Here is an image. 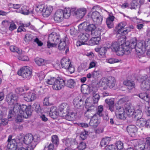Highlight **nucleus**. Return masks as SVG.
Wrapping results in <instances>:
<instances>
[{
    "label": "nucleus",
    "mask_w": 150,
    "mask_h": 150,
    "mask_svg": "<svg viewBox=\"0 0 150 150\" xmlns=\"http://www.w3.org/2000/svg\"><path fill=\"white\" fill-rule=\"evenodd\" d=\"M60 41H61V39L59 34L55 32L52 33L48 36L47 43L48 47H56Z\"/></svg>",
    "instance_id": "3"
},
{
    "label": "nucleus",
    "mask_w": 150,
    "mask_h": 150,
    "mask_svg": "<svg viewBox=\"0 0 150 150\" xmlns=\"http://www.w3.org/2000/svg\"><path fill=\"white\" fill-rule=\"evenodd\" d=\"M63 10L59 9L57 10L54 13L53 18L54 20L57 22H60L63 20Z\"/></svg>",
    "instance_id": "15"
},
{
    "label": "nucleus",
    "mask_w": 150,
    "mask_h": 150,
    "mask_svg": "<svg viewBox=\"0 0 150 150\" xmlns=\"http://www.w3.org/2000/svg\"><path fill=\"white\" fill-rule=\"evenodd\" d=\"M117 117L120 119H124L125 118V112L116 114Z\"/></svg>",
    "instance_id": "59"
},
{
    "label": "nucleus",
    "mask_w": 150,
    "mask_h": 150,
    "mask_svg": "<svg viewBox=\"0 0 150 150\" xmlns=\"http://www.w3.org/2000/svg\"><path fill=\"white\" fill-rule=\"evenodd\" d=\"M27 7L25 6H23L21 8V13L25 15H27L29 13H30L28 9H27L26 8Z\"/></svg>",
    "instance_id": "52"
},
{
    "label": "nucleus",
    "mask_w": 150,
    "mask_h": 150,
    "mask_svg": "<svg viewBox=\"0 0 150 150\" xmlns=\"http://www.w3.org/2000/svg\"><path fill=\"white\" fill-rule=\"evenodd\" d=\"M10 25L9 28V30L11 31H12L13 30L16 29L17 28L16 25L13 21L10 23Z\"/></svg>",
    "instance_id": "58"
},
{
    "label": "nucleus",
    "mask_w": 150,
    "mask_h": 150,
    "mask_svg": "<svg viewBox=\"0 0 150 150\" xmlns=\"http://www.w3.org/2000/svg\"><path fill=\"white\" fill-rule=\"evenodd\" d=\"M18 97L15 95L10 94L7 96L6 100L10 105H13L17 102Z\"/></svg>",
    "instance_id": "20"
},
{
    "label": "nucleus",
    "mask_w": 150,
    "mask_h": 150,
    "mask_svg": "<svg viewBox=\"0 0 150 150\" xmlns=\"http://www.w3.org/2000/svg\"><path fill=\"white\" fill-rule=\"evenodd\" d=\"M122 50H123V55L125 54H128L130 53L132 49L129 45H127L125 44H122Z\"/></svg>",
    "instance_id": "33"
},
{
    "label": "nucleus",
    "mask_w": 150,
    "mask_h": 150,
    "mask_svg": "<svg viewBox=\"0 0 150 150\" xmlns=\"http://www.w3.org/2000/svg\"><path fill=\"white\" fill-rule=\"evenodd\" d=\"M56 79L54 77L51 78L50 79L47 80L46 81L47 83L49 85H53L54 83H55Z\"/></svg>",
    "instance_id": "57"
},
{
    "label": "nucleus",
    "mask_w": 150,
    "mask_h": 150,
    "mask_svg": "<svg viewBox=\"0 0 150 150\" xmlns=\"http://www.w3.org/2000/svg\"><path fill=\"white\" fill-rule=\"evenodd\" d=\"M53 10L52 7L50 6H47L44 8L42 12V15L44 17H47L49 16L51 14Z\"/></svg>",
    "instance_id": "28"
},
{
    "label": "nucleus",
    "mask_w": 150,
    "mask_h": 150,
    "mask_svg": "<svg viewBox=\"0 0 150 150\" xmlns=\"http://www.w3.org/2000/svg\"><path fill=\"white\" fill-rule=\"evenodd\" d=\"M72 10L73 16L80 19L82 18L86 13V10L84 8L78 9L74 8Z\"/></svg>",
    "instance_id": "12"
},
{
    "label": "nucleus",
    "mask_w": 150,
    "mask_h": 150,
    "mask_svg": "<svg viewBox=\"0 0 150 150\" xmlns=\"http://www.w3.org/2000/svg\"><path fill=\"white\" fill-rule=\"evenodd\" d=\"M23 134L21 133L17 137L16 139H12V136L10 135L8 136L7 140L8 144L7 147L8 150H16L18 143L23 142L24 140Z\"/></svg>",
    "instance_id": "2"
},
{
    "label": "nucleus",
    "mask_w": 150,
    "mask_h": 150,
    "mask_svg": "<svg viewBox=\"0 0 150 150\" xmlns=\"http://www.w3.org/2000/svg\"><path fill=\"white\" fill-rule=\"evenodd\" d=\"M72 141L68 139L65 142V145L67 147L69 148L71 146V145H72Z\"/></svg>",
    "instance_id": "64"
},
{
    "label": "nucleus",
    "mask_w": 150,
    "mask_h": 150,
    "mask_svg": "<svg viewBox=\"0 0 150 150\" xmlns=\"http://www.w3.org/2000/svg\"><path fill=\"white\" fill-rule=\"evenodd\" d=\"M126 23L125 22H122L118 24L116 27L117 32L118 34L123 35L124 27L126 25Z\"/></svg>",
    "instance_id": "23"
},
{
    "label": "nucleus",
    "mask_w": 150,
    "mask_h": 150,
    "mask_svg": "<svg viewBox=\"0 0 150 150\" xmlns=\"http://www.w3.org/2000/svg\"><path fill=\"white\" fill-rule=\"evenodd\" d=\"M86 30L91 32V34L93 36H94V38H96V39L99 38L98 37L99 36L102 31V29L100 28H96V26L94 24H91L88 25L86 27ZM99 40L96 41L95 43L96 44L99 43Z\"/></svg>",
    "instance_id": "5"
},
{
    "label": "nucleus",
    "mask_w": 150,
    "mask_h": 150,
    "mask_svg": "<svg viewBox=\"0 0 150 150\" xmlns=\"http://www.w3.org/2000/svg\"><path fill=\"white\" fill-rule=\"evenodd\" d=\"M101 72V71L100 70L95 69L92 72L93 77L95 78H98L100 75Z\"/></svg>",
    "instance_id": "45"
},
{
    "label": "nucleus",
    "mask_w": 150,
    "mask_h": 150,
    "mask_svg": "<svg viewBox=\"0 0 150 150\" xmlns=\"http://www.w3.org/2000/svg\"><path fill=\"white\" fill-rule=\"evenodd\" d=\"M115 18L114 16L113 15L109 14V16L108 17L106 20V23L108 27L110 28L113 27V21Z\"/></svg>",
    "instance_id": "26"
},
{
    "label": "nucleus",
    "mask_w": 150,
    "mask_h": 150,
    "mask_svg": "<svg viewBox=\"0 0 150 150\" xmlns=\"http://www.w3.org/2000/svg\"><path fill=\"white\" fill-rule=\"evenodd\" d=\"M142 111L140 110L137 109L134 111L133 116H134L136 120H138L142 118Z\"/></svg>",
    "instance_id": "32"
},
{
    "label": "nucleus",
    "mask_w": 150,
    "mask_h": 150,
    "mask_svg": "<svg viewBox=\"0 0 150 150\" xmlns=\"http://www.w3.org/2000/svg\"><path fill=\"white\" fill-rule=\"evenodd\" d=\"M36 145V143H34L33 145L32 144L29 145L26 147H23V146L20 147H18V150H33L34 148Z\"/></svg>",
    "instance_id": "36"
},
{
    "label": "nucleus",
    "mask_w": 150,
    "mask_h": 150,
    "mask_svg": "<svg viewBox=\"0 0 150 150\" xmlns=\"http://www.w3.org/2000/svg\"><path fill=\"white\" fill-rule=\"evenodd\" d=\"M75 84V82L72 79H69L66 82H65V85L71 88L74 87Z\"/></svg>",
    "instance_id": "39"
},
{
    "label": "nucleus",
    "mask_w": 150,
    "mask_h": 150,
    "mask_svg": "<svg viewBox=\"0 0 150 150\" xmlns=\"http://www.w3.org/2000/svg\"><path fill=\"white\" fill-rule=\"evenodd\" d=\"M138 5V4L136 0H133L131 4V9H136Z\"/></svg>",
    "instance_id": "54"
},
{
    "label": "nucleus",
    "mask_w": 150,
    "mask_h": 150,
    "mask_svg": "<svg viewBox=\"0 0 150 150\" xmlns=\"http://www.w3.org/2000/svg\"><path fill=\"white\" fill-rule=\"evenodd\" d=\"M36 98V96L35 93H29L25 94L24 99L27 102H30L35 100Z\"/></svg>",
    "instance_id": "24"
},
{
    "label": "nucleus",
    "mask_w": 150,
    "mask_h": 150,
    "mask_svg": "<svg viewBox=\"0 0 150 150\" xmlns=\"http://www.w3.org/2000/svg\"><path fill=\"white\" fill-rule=\"evenodd\" d=\"M114 101L113 99H106L105 100V103L108 105L110 110L112 112L114 111Z\"/></svg>",
    "instance_id": "31"
},
{
    "label": "nucleus",
    "mask_w": 150,
    "mask_h": 150,
    "mask_svg": "<svg viewBox=\"0 0 150 150\" xmlns=\"http://www.w3.org/2000/svg\"><path fill=\"white\" fill-rule=\"evenodd\" d=\"M63 117L69 121H72L75 119V113L73 112L69 111L64 114H62Z\"/></svg>",
    "instance_id": "22"
},
{
    "label": "nucleus",
    "mask_w": 150,
    "mask_h": 150,
    "mask_svg": "<svg viewBox=\"0 0 150 150\" xmlns=\"http://www.w3.org/2000/svg\"><path fill=\"white\" fill-rule=\"evenodd\" d=\"M138 59L139 62L142 63H145L146 61V58L145 56L140 55L138 57Z\"/></svg>",
    "instance_id": "55"
},
{
    "label": "nucleus",
    "mask_w": 150,
    "mask_h": 150,
    "mask_svg": "<svg viewBox=\"0 0 150 150\" xmlns=\"http://www.w3.org/2000/svg\"><path fill=\"white\" fill-rule=\"evenodd\" d=\"M44 8V6L43 5L39 4L37 5L35 8V10L37 12H42Z\"/></svg>",
    "instance_id": "46"
},
{
    "label": "nucleus",
    "mask_w": 150,
    "mask_h": 150,
    "mask_svg": "<svg viewBox=\"0 0 150 150\" xmlns=\"http://www.w3.org/2000/svg\"><path fill=\"white\" fill-rule=\"evenodd\" d=\"M24 140L23 142L24 144H30V145L32 144L33 145L34 143L36 142L35 141H33L34 138L33 135L31 134H26L23 137Z\"/></svg>",
    "instance_id": "18"
},
{
    "label": "nucleus",
    "mask_w": 150,
    "mask_h": 150,
    "mask_svg": "<svg viewBox=\"0 0 150 150\" xmlns=\"http://www.w3.org/2000/svg\"><path fill=\"white\" fill-rule=\"evenodd\" d=\"M115 146L117 149H121L123 147V144L120 141H118L116 143Z\"/></svg>",
    "instance_id": "50"
},
{
    "label": "nucleus",
    "mask_w": 150,
    "mask_h": 150,
    "mask_svg": "<svg viewBox=\"0 0 150 150\" xmlns=\"http://www.w3.org/2000/svg\"><path fill=\"white\" fill-rule=\"evenodd\" d=\"M35 62L36 64L39 66L44 65L46 63L45 60L41 58H37Z\"/></svg>",
    "instance_id": "41"
},
{
    "label": "nucleus",
    "mask_w": 150,
    "mask_h": 150,
    "mask_svg": "<svg viewBox=\"0 0 150 150\" xmlns=\"http://www.w3.org/2000/svg\"><path fill=\"white\" fill-rule=\"evenodd\" d=\"M140 120L138 122L139 124L140 127H144L145 126L146 127V121L144 120L143 119H140Z\"/></svg>",
    "instance_id": "60"
},
{
    "label": "nucleus",
    "mask_w": 150,
    "mask_h": 150,
    "mask_svg": "<svg viewBox=\"0 0 150 150\" xmlns=\"http://www.w3.org/2000/svg\"><path fill=\"white\" fill-rule=\"evenodd\" d=\"M49 97H46L44 99L43 103L44 105L46 106H49L52 105V103H50L49 102Z\"/></svg>",
    "instance_id": "53"
},
{
    "label": "nucleus",
    "mask_w": 150,
    "mask_h": 150,
    "mask_svg": "<svg viewBox=\"0 0 150 150\" xmlns=\"http://www.w3.org/2000/svg\"><path fill=\"white\" fill-rule=\"evenodd\" d=\"M127 130L131 137H134L137 132V128L134 125H129L127 127Z\"/></svg>",
    "instance_id": "21"
},
{
    "label": "nucleus",
    "mask_w": 150,
    "mask_h": 150,
    "mask_svg": "<svg viewBox=\"0 0 150 150\" xmlns=\"http://www.w3.org/2000/svg\"><path fill=\"white\" fill-rule=\"evenodd\" d=\"M86 101L84 100L83 97L78 96L76 97L73 100V104L76 108H80L82 106L84 105L86 103Z\"/></svg>",
    "instance_id": "9"
},
{
    "label": "nucleus",
    "mask_w": 150,
    "mask_h": 150,
    "mask_svg": "<svg viewBox=\"0 0 150 150\" xmlns=\"http://www.w3.org/2000/svg\"><path fill=\"white\" fill-rule=\"evenodd\" d=\"M58 48L60 50H65V52L67 53V52L69 51V48L66 45L65 41L63 40L60 41V43L58 46Z\"/></svg>",
    "instance_id": "27"
},
{
    "label": "nucleus",
    "mask_w": 150,
    "mask_h": 150,
    "mask_svg": "<svg viewBox=\"0 0 150 150\" xmlns=\"http://www.w3.org/2000/svg\"><path fill=\"white\" fill-rule=\"evenodd\" d=\"M122 47V44L119 45L117 42H113L110 45V46H108V47L110 48L113 51L115 52L119 56L123 55Z\"/></svg>",
    "instance_id": "7"
},
{
    "label": "nucleus",
    "mask_w": 150,
    "mask_h": 150,
    "mask_svg": "<svg viewBox=\"0 0 150 150\" xmlns=\"http://www.w3.org/2000/svg\"><path fill=\"white\" fill-rule=\"evenodd\" d=\"M125 112V110H124L123 108L121 107V106L118 104V107L116 108V110L115 111V115L122 113H124Z\"/></svg>",
    "instance_id": "49"
},
{
    "label": "nucleus",
    "mask_w": 150,
    "mask_h": 150,
    "mask_svg": "<svg viewBox=\"0 0 150 150\" xmlns=\"http://www.w3.org/2000/svg\"><path fill=\"white\" fill-rule=\"evenodd\" d=\"M32 107L35 109V111L37 113H39L40 112L41 109L39 104L35 103L33 105Z\"/></svg>",
    "instance_id": "43"
},
{
    "label": "nucleus",
    "mask_w": 150,
    "mask_h": 150,
    "mask_svg": "<svg viewBox=\"0 0 150 150\" xmlns=\"http://www.w3.org/2000/svg\"><path fill=\"white\" fill-rule=\"evenodd\" d=\"M72 9L73 8H72L71 9L65 8L64 10H63V16H64V18L68 19L70 17L71 14L73 15V13L72 11Z\"/></svg>",
    "instance_id": "29"
},
{
    "label": "nucleus",
    "mask_w": 150,
    "mask_h": 150,
    "mask_svg": "<svg viewBox=\"0 0 150 150\" xmlns=\"http://www.w3.org/2000/svg\"><path fill=\"white\" fill-rule=\"evenodd\" d=\"M139 97L144 100L146 102L149 103L150 101V98L146 93H141L139 95Z\"/></svg>",
    "instance_id": "35"
},
{
    "label": "nucleus",
    "mask_w": 150,
    "mask_h": 150,
    "mask_svg": "<svg viewBox=\"0 0 150 150\" xmlns=\"http://www.w3.org/2000/svg\"><path fill=\"white\" fill-rule=\"evenodd\" d=\"M70 107L67 103H64L60 105L59 110L61 112H63L62 114H64L70 111Z\"/></svg>",
    "instance_id": "19"
},
{
    "label": "nucleus",
    "mask_w": 150,
    "mask_h": 150,
    "mask_svg": "<svg viewBox=\"0 0 150 150\" xmlns=\"http://www.w3.org/2000/svg\"><path fill=\"white\" fill-rule=\"evenodd\" d=\"M33 35L30 34H27L25 35L24 40L26 42L30 41L33 39Z\"/></svg>",
    "instance_id": "47"
},
{
    "label": "nucleus",
    "mask_w": 150,
    "mask_h": 150,
    "mask_svg": "<svg viewBox=\"0 0 150 150\" xmlns=\"http://www.w3.org/2000/svg\"><path fill=\"white\" fill-rule=\"evenodd\" d=\"M141 79L143 81L140 85L141 89L144 91L149 89L150 88V77H148L147 75L143 76Z\"/></svg>",
    "instance_id": "8"
},
{
    "label": "nucleus",
    "mask_w": 150,
    "mask_h": 150,
    "mask_svg": "<svg viewBox=\"0 0 150 150\" xmlns=\"http://www.w3.org/2000/svg\"><path fill=\"white\" fill-rule=\"evenodd\" d=\"M88 88L89 90V93L90 94H94L97 93L98 89L95 85L93 84H92L88 86Z\"/></svg>",
    "instance_id": "34"
},
{
    "label": "nucleus",
    "mask_w": 150,
    "mask_h": 150,
    "mask_svg": "<svg viewBox=\"0 0 150 150\" xmlns=\"http://www.w3.org/2000/svg\"><path fill=\"white\" fill-rule=\"evenodd\" d=\"M106 150H117V149L115 146L112 145L106 146Z\"/></svg>",
    "instance_id": "62"
},
{
    "label": "nucleus",
    "mask_w": 150,
    "mask_h": 150,
    "mask_svg": "<svg viewBox=\"0 0 150 150\" xmlns=\"http://www.w3.org/2000/svg\"><path fill=\"white\" fill-rule=\"evenodd\" d=\"M65 86V81L60 77H58L52 85V88L55 90H59L63 88Z\"/></svg>",
    "instance_id": "10"
},
{
    "label": "nucleus",
    "mask_w": 150,
    "mask_h": 150,
    "mask_svg": "<svg viewBox=\"0 0 150 150\" xmlns=\"http://www.w3.org/2000/svg\"><path fill=\"white\" fill-rule=\"evenodd\" d=\"M0 123V126H4L7 124L8 122V120L6 119H2Z\"/></svg>",
    "instance_id": "61"
},
{
    "label": "nucleus",
    "mask_w": 150,
    "mask_h": 150,
    "mask_svg": "<svg viewBox=\"0 0 150 150\" xmlns=\"http://www.w3.org/2000/svg\"><path fill=\"white\" fill-rule=\"evenodd\" d=\"M89 35L87 33L81 34L79 36V40L77 41L76 45L77 46H80L81 45L86 44V42L89 39Z\"/></svg>",
    "instance_id": "13"
},
{
    "label": "nucleus",
    "mask_w": 150,
    "mask_h": 150,
    "mask_svg": "<svg viewBox=\"0 0 150 150\" xmlns=\"http://www.w3.org/2000/svg\"><path fill=\"white\" fill-rule=\"evenodd\" d=\"M51 141L53 145L54 144L56 146H57L59 144L58 137L56 135H53L52 136Z\"/></svg>",
    "instance_id": "38"
},
{
    "label": "nucleus",
    "mask_w": 150,
    "mask_h": 150,
    "mask_svg": "<svg viewBox=\"0 0 150 150\" xmlns=\"http://www.w3.org/2000/svg\"><path fill=\"white\" fill-rule=\"evenodd\" d=\"M77 148L80 150L85 149L86 148V144L84 142H81L79 144Z\"/></svg>",
    "instance_id": "56"
},
{
    "label": "nucleus",
    "mask_w": 150,
    "mask_h": 150,
    "mask_svg": "<svg viewBox=\"0 0 150 150\" xmlns=\"http://www.w3.org/2000/svg\"><path fill=\"white\" fill-rule=\"evenodd\" d=\"M103 110V107L102 105H100L98 106L97 113L95 114H97V116L99 115V116H102V112Z\"/></svg>",
    "instance_id": "51"
},
{
    "label": "nucleus",
    "mask_w": 150,
    "mask_h": 150,
    "mask_svg": "<svg viewBox=\"0 0 150 150\" xmlns=\"http://www.w3.org/2000/svg\"><path fill=\"white\" fill-rule=\"evenodd\" d=\"M93 103H97L100 99V96L99 95L98 93H96L94 94H93Z\"/></svg>",
    "instance_id": "48"
},
{
    "label": "nucleus",
    "mask_w": 150,
    "mask_h": 150,
    "mask_svg": "<svg viewBox=\"0 0 150 150\" xmlns=\"http://www.w3.org/2000/svg\"><path fill=\"white\" fill-rule=\"evenodd\" d=\"M32 70L28 67L26 66L21 68L20 71H18L17 74L23 78L29 79L32 76Z\"/></svg>",
    "instance_id": "6"
},
{
    "label": "nucleus",
    "mask_w": 150,
    "mask_h": 150,
    "mask_svg": "<svg viewBox=\"0 0 150 150\" xmlns=\"http://www.w3.org/2000/svg\"><path fill=\"white\" fill-rule=\"evenodd\" d=\"M97 114H94L91 118L90 124L91 126L96 127L100 123L99 120L97 118Z\"/></svg>",
    "instance_id": "25"
},
{
    "label": "nucleus",
    "mask_w": 150,
    "mask_h": 150,
    "mask_svg": "<svg viewBox=\"0 0 150 150\" xmlns=\"http://www.w3.org/2000/svg\"><path fill=\"white\" fill-rule=\"evenodd\" d=\"M125 110L127 115L129 117L133 116L134 110L129 102H127L125 105Z\"/></svg>",
    "instance_id": "17"
},
{
    "label": "nucleus",
    "mask_w": 150,
    "mask_h": 150,
    "mask_svg": "<svg viewBox=\"0 0 150 150\" xmlns=\"http://www.w3.org/2000/svg\"><path fill=\"white\" fill-rule=\"evenodd\" d=\"M61 64L62 67L66 69L68 68V67L71 64L69 62V59H66L65 58L62 59L61 61Z\"/></svg>",
    "instance_id": "30"
},
{
    "label": "nucleus",
    "mask_w": 150,
    "mask_h": 150,
    "mask_svg": "<svg viewBox=\"0 0 150 150\" xmlns=\"http://www.w3.org/2000/svg\"><path fill=\"white\" fill-rule=\"evenodd\" d=\"M110 141L109 137H107L102 139L100 142V145L101 146L108 144Z\"/></svg>",
    "instance_id": "40"
},
{
    "label": "nucleus",
    "mask_w": 150,
    "mask_h": 150,
    "mask_svg": "<svg viewBox=\"0 0 150 150\" xmlns=\"http://www.w3.org/2000/svg\"><path fill=\"white\" fill-rule=\"evenodd\" d=\"M106 51L107 49H106L105 47H100V48L99 53L101 55H102L106 53Z\"/></svg>",
    "instance_id": "63"
},
{
    "label": "nucleus",
    "mask_w": 150,
    "mask_h": 150,
    "mask_svg": "<svg viewBox=\"0 0 150 150\" xmlns=\"http://www.w3.org/2000/svg\"><path fill=\"white\" fill-rule=\"evenodd\" d=\"M124 84L127 86V88L131 90L134 88V84L133 81L128 80L125 81L123 82Z\"/></svg>",
    "instance_id": "37"
},
{
    "label": "nucleus",
    "mask_w": 150,
    "mask_h": 150,
    "mask_svg": "<svg viewBox=\"0 0 150 150\" xmlns=\"http://www.w3.org/2000/svg\"><path fill=\"white\" fill-rule=\"evenodd\" d=\"M137 41V40L136 38H134L132 39L131 42L129 45L132 49L136 48Z\"/></svg>",
    "instance_id": "42"
},
{
    "label": "nucleus",
    "mask_w": 150,
    "mask_h": 150,
    "mask_svg": "<svg viewBox=\"0 0 150 150\" xmlns=\"http://www.w3.org/2000/svg\"><path fill=\"white\" fill-rule=\"evenodd\" d=\"M135 143L134 145V149L136 150H149V148L146 146V143L139 141H133Z\"/></svg>",
    "instance_id": "14"
},
{
    "label": "nucleus",
    "mask_w": 150,
    "mask_h": 150,
    "mask_svg": "<svg viewBox=\"0 0 150 150\" xmlns=\"http://www.w3.org/2000/svg\"><path fill=\"white\" fill-rule=\"evenodd\" d=\"M18 114L16 121L17 122H21L23 120V118H27L30 117L32 114V111L30 106H27L25 105H19L16 103L14 105L13 110L9 111L8 118H11L12 115H15L13 113Z\"/></svg>",
    "instance_id": "1"
},
{
    "label": "nucleus",
    "mask_w": 150,
    "mask_h": 150,
    "mask_svg": "<svg viewBox=\"0 0 150 150\" xmlns=\"http://www.w3.org/2000/svg\"><path fill=\"white\" fill-rule=\"evenodd\" d=\"M115 82L116 80L114 77L109 76L102 79L100 82V84L101 89L105 90L108 87L110 88H113L115 86Z\"/></svg>",
    "instance_id": "4"
},
{
    "label": "nucleus",
    "mask_w": 150,
    "mask_h": 150,
    "mask_svg": "<svg viewBox=\"0 0 150 150\" xmlns=\"http://www.w3.org/2000/svg\"><path fill=\"white\" fill-rule=\"evenodd\" d=\"M91 18L94 23L97 25H100L103 21V16L97 11L92 12Z\"/></svg>",
    "instance_id": "11"
},
{
    "label": "nucleus",
    "mask_w": 150,
    "mask_h": 150,
    "mask_svg": "<svg viewBox=\"0 0 150 150\" xmlns=\"http://www.w3.org/2000/svg\"><path fill=\"white\" fill-rule=\"evenodd\" d=\"M146 49V43L143 41H137V42L135 50L137 53L144 52Z\"/></svg>",
    "instance_id": "16"
},
{
    "label": "nucleus",
    "mask_w": 150,
    "mask_h": 150,
    "mask_svg": "<svg viewBox=\"0 0 150 150\" xmlns=\"http://www.w3.org/2000/svg\"><path fill=\"white\" fill-rule=\"evenodd\" d=\"M88 132L87 131L85 130H84L80 134V138L83 140L85 139L88 134Z\"/></svg>",
    "instance_id": "44"
}]
</instances>
